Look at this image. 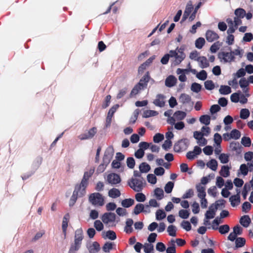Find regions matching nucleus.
Segmentation results:
<instances>
[{
    "label": "nucleus",
    "instance_id": "f257e3e1",
    "mask_svg": "<svg viewBox=\"0 0 253 253\" xmlns=\"http://www.w3.org/2000/svg\"><path fill=\"white\" fill-rule=\"evenodd\" d=\"M87 186L88 184L82 181L79 184L76 185L73 195L69 201L70 206H73L78 198L82 197L85 195V189Z\"/></svg>",
    "mask_w": 253,
    "mask_h": 253
},
{
    "label": "nucleus",
    "instance_id": "f03ea898",
    "mask_svg": "<svg viewBox=\"0 0 253 253\" xmlns=\"http://www.w3.org/2000/svg\"><path fill=\"white\" fill-rule=\"evenodd\" d=\"M244 94L241 91L232 93L230 96L231 101L235 103H240L244 104L247 103L248 98L250 96L249 92L244 90Z\"/></svg>",
    "mask_w": 253,
    "mask_h": 253
},
{
    "label": "nucleus",
    "instance_id": "7ed1b4c3",
    "mask_svg": "<svg viewBox=\"0 0 253 253\" xmlns=\"http://www.w3.org/2000/svg\"><path fill=\"white\" fill-rule=\"evenodd\" d=\"M184 47H177L175 50L169 51L171 58H173V63L174 65L179 64L185 58V54L184 53Z\"/></svg>",
    "mask_w": 253,
    "mask_h": 253
},
{
    "label": "nucleus",
    "instance_id": "20e7f679",
    "mask_svg": "<svg viewBox=\"0 0 253 253\" xmlns=\"http://www.w3.org/2000/svg\"><path fill=\"white\" fill-rule=\"evenodd\" d=\"M89 202L96 207H102L105 204L104 198L99 193L91 194L88 198Z\"/></svg>",
    "mask_w": 253,
    "mask_h": 253
},
{
    "label": "nucleus",
    "instance_id": "39448f33",
    "mask_svg": "<svg viewBox=\"0 0 253 253\" xmlns=\"http://www.w3.org/2000/svg\"><path fill=\"white\" fill-rule=\"evenodd\" d=\"M129 186L135 191H141L145 186V181L141 178H131L128 182Z\"/></svg>",
    "mask_w": 253,
    "mask_h": 253
},
{
    "label": "nucleus",
    "instance_id": "423d86ee",
    "mask_svg": "<svg viewBox=\"0 0 253 253\" xmlns=\"http://www.w3.org/2000/svg\"><path fill=\"white\" fill-rule=\"evenodd\" d=\"M217 210L211 205L209 207L208 210L205 213V217L204 220V224L206 226L210 225V219L214 217Z\"/></svg>",
    "mask_w": 253,
    "mask_h": 253
},
{
    "label": "nucleus",
    "instance_id": "0eeeda50",
    "mask_svg": "<svg viewBox=\"0 0 253 253\" xmlns=\"http://www.w3.org/2000/svg\"><path fill=\"white\" fill-rule=\"evenodd\" d=\"M186 116V113L183 111H176L173 116L168 120L169 124H174L176 121H179L183 120Z\"/></svg>",
    "mask_w": 253,
    "mask_h": 253
},
{
    "label": "nucleus",
    "instance_id": "6e6552de",
    "mask_svg": "<svg viewBox=\"0 0 253 253\" xmlns=\"http://www.w3.org/2000/svg\"><path fill=\"white\" fill-rule=\"evenodd\" d=\"M114 149L113 147L109 146L105 150L103 158V161L105 164H109L113 158V155H114Z\"/></svg>",
    "mask_w": 253,
    "mask_h": 253
},
{
    "label": "nucleus",
    "instance_id": "1a4fd4ad",
    "mask_svg": "<svg viewBox=\"0 0 253 253\" xmlns=\"http://www.w3.org/2000/svg\"><path fill=\"white\" fill-rule=\"evenodd\" d=\"M218 57L221 61L224 63L231 62L234 60L233 53L231 52H222L218 54Z\"/></svg>",
    "mask_w": 253,
    "mask_h": 253
},
{
    "label": "nucleus",
    "instance_id": "9d476101",
    "mask_svg": "<svg viewBox=\"0 0 253 253\" xmlns=\"http://www.w3.org/2000/svg\"><path fill=\"white\" fill-rule=\"evenodd\" d=\"M94 171L95 168L94 167H90L87 168L84 173V175L81 181L88 184V180L90 177H91L94 173Z\"/></svg>",
    "mask_w": 253,
    "mask_h": 253
},
{
    "label": "nucleus",
    "instance_id": "9b49d317",
    "mask_svg": "<svg viewBox=\"0 0 253 253\" xmlns=\"http://www.w3.org/2000/svg\"><path fill=\"white\" fill-rule=\"evenodd\" d=\"M116 216L114 213L108 212L105 213L101 216V220L105 224H110L115 220Z\"/></svg>",
    "mask_w": 253,
    "mask_h": 253
},
{
    "label": "nucleus",
    "instance_id": "f8f14e48",
    "mask_svg": "<svg viewBox=\"0 0 253 253\" xmlns=\"http://www.w3.org/2000/svg\"><path fill=\"white\" fill-rule=\"evenodd\" d=\"M106 180L111 184H116L120 183L121 178L120 176L116 173H111L107 175Z\"/></svg>",
    "mask_w": 253,
    "mask_h": 253
},
{
    "label": "nucleus",
    "instance_id": "ddd939ff",
    "mask_svg": "<svg viewBox=\"0 0 253 253\" xmlns=\"http://www.w3.org/2000/svg\"><path fill=\"white\" fill-rule=\"evenodd\" d=\"M205 36L209 42H212L219 38L218 35L215 32L211 30L206 32Z\"/></svg>",
    "mask_w": 253,
    "mask_h": 253
},
{
    "label": "nucleus",
    "instance_id": "4468645a",
    "mask_svg": "<svg viewBox=\"0 0 253 253\" xmlns=\"http://www.w3.org/2000/svg\"><path fill=\"white\" fill-rule=\"evenodd\" d=\"M193 11L192 2L191 1H189L187 2L186 5L185 9L184 11L182 17V20H185L188 18V16L193 12Z\"/></svg>",
    "mask_w": 253,
    "mask_h": 253
},
{
    "label": "nucleus",
    "instance_id": "2eb2a0df",
    "mask_svg": "<svg viewBox=\"0 0 253 253\" xmlns=\"http://www.w3.org/2000/svg\"><path fill=\"white\" fill-rule=\"evenodd\" d=\"M70 218V215L68 213L66 214L63 218L62 229L65 236L66 235L67 229L68 226V223L69 222Z\"/></svg>",
    "mask_w": 253,
    "mask_h": 253
},
{
    "label": "nucleus",
    "instance_id": "dca6fc26",
    "mask_svg": "<svg viewBox=\"0 0 253 253\" xmlns=\"http://www.w3.org/2000/svg\"><path fill=\"white\" fill-rule=\"evenodd\" d=\"M82 243L80 242L74 240L73 243L70 247L69 253H76L81 248Z\"/></svg>",
    "mask_w": 253,
    "mask_h": 253
},
{
    "label": "nucleus",
    "instance_id": "f3484780",
    "mask_svg": "<svg viewBox=\"0 0 253 253\" xmlns=\"http://www.w3.org/2000/svg\"><path fill=\"white\" fill-rule=\"evenodd\" d=\"M196 188L197 191V196L200 198H204L206 197V193L205 192V187L201 184L196 185Z\"/></svg>",
    "mask_w": 253,
    "mask_h": 253
},
{
    "label": "nucleus",
    "instance_id": "a211bd4d",
    "mask_svg": "<svg viewBox=\"0 0 253 253\" xmlns=\"http://www.w3.org/2000/svg\"><path fill=\"white\" fill-rule=\"evenodd\" d=\"M154 104L159 107H163L165 105V97L163 95L158 94L156 96V99L154 100Z\"/></svg>",
    "mask_w": 253,
    "mask_h": 253
},
{
    "label": "nucleus",
    "instance_id": "6ab92c4d",
    "mask_svg": "<svg viewBox=\"0 0 253 253\" xmlns=\"http://www.w3.org/2000/svg\"><path fill=\"white\" fill-rule=\"evenodd\" d=\"M102 236L103 238L105 239H108L111 240H114L116 239V233L112 230L103 232Z\"/></svg>",
    "mask_w": 253,
    "mask_h": 253
},
{
    "label": "nucleus",
    "instance_id": "aec40b11",
    "mask_svg": "<svg viewBox=\"0 0 253 253\" xmlns=\"http://www.w3.org/2000/svg\"><path fill=\"white\" fill-rule=\"evenodd\" d=\"M96 133V128L93 127L85 133L81 137V139H87L92 138Z\"/></svg>",
    "mask_w": 253,
    "mask_h": 253
},
{
    "label": "nucleus",
    "instance_id": "412c9836",
    "mask_svg": "<svg viewBox=\"0 0 253 253\" xmlns=\"http://www.w3.org/2000/svg\"><path fill=\"white\" fill-rule=\"evenodd\" d=\"M226 22L228 24V29L227 33H233L236 30V26L235 25L234 21L231 18H227Z\"/></svg>",
    "mask_w": 253,
    "mask_h": 253
},
{
    "label": "nucleus",
    "instance_id": "4be33fe9",
    "mask_svg": "<svg viewBox=\"0 0 253 253\" xmlns=\"http://www.w3.org/2000/svg\"><path fill=\"white\" fill-rule=\"evenodd\" d=\"M177 81V79L173 76H169L165 81V85L168 87H172L174 86Z\"/></svg>",
    "mask_w": 253,
    "mask_h": 253
},
{
    "label": "nucleus",
    "instance_id": "5701e85b",
    "mask_svg": "<svg viewBox=\"0 0 253 253\" xmlns=\"http://www.w3.org/2000/svg\"><path fill=\"white\" fill-rule=\"evenodd\" d=\"M84 239L83 231L82 228L77 229L75 232L74 240L82 243Z\"/></svg>",
    "mask_w": 253,
    "mask_h": 253
},
{
    "label": "nucleus",
    "instance_id": "b1692460",
    "mask_svg": "<svg viewBox=\"0 0 253 253\" xmlns=\"http://www.w3.org/2000/svg\"><path fill=\"white\" fill-rule=\"evenodd\" d=\"M247 165L248 166H247L246 164H242L240 167V171L241 172V173L244 176H245L248 174V167L250 168H252V169H253V164L248 163Z\"/></svg>",
    "mask_w": 253,
    "mask_h": 253
},
{
    "label": "nucleus",
    "instance_id": "393cba45",
    "mask_svg": "<svg viewBox=\"0 0 253 253\" xmlns=\"http://www.w3.org/2000/svg\"><path fill=\"white\" fill-rule=\"evenodd\" d=\"M167 253H176L174 239H171L168 244V247L166 249Z\"/></svg>",
    "mask_w": 253,
    "mask_h": 253
},
{
    "label": "nucleus",
    "instance_id": "a878e982",
    "mask_svg": "<svg viewBox=\"0 0 253 253\" xmlns=\"http://www.w3.org/2000/svg\"><path fill=\"white\" fill-rule=\"evenodd\" d=\"M197 61L201 68H205L209 66L207 59L204 56H200Z\"/></svg>",
    "mask_w": 253,
    "mask_h": 253
},
{
    "label": "nucleus",
    "instance_id": "bb28decb",
    "mask_svg": "<svg viewBox=\"0 0 253 253\" xmlns=\"http://www.w3.org/2000/svg\"><path fill=\"white\" fill-rule=\"evenodd\" d=\"M229 201L231 205L233 207H235L238 205L240 202V197L238 194L236 195L232 196L229 198Z\"/></svg>",
    "mask_w": 253,
    "mask_h": 253
},
{
    "label": "nucleus",
    "instance_id": "cd10ccee",
    "mask_svg": "<svg viewBox=\"0 0 253 253\" xmlns=\"http://www.w3.org/2000/svg\"><path fill=\"white\" fill-rule=\"evenodd\" d=\"M149 79L150 77L149 76L148 73H147L140 80V82L138 83V84L144 89L147 86V83L149 82Z\"/></svg>",
    "mask_w": 253,
    "mask_h": 253
},
{
    "label": "nucleus",
    "instance_id": "c85d7f7f",
    "mask_svg": "<svg viewBox=\"0 0 253 253\" xmlns=\"http://www.w3.org/2000/svg\"><path fill=\"white\" fill-rule=\"evenodd\" d=\"M90 253H96L100 249V246L97 242H93L88 247Z\"/></svg>",
    "mask_w": 253,
    "mask_h": 253
},
{
    "label": "nucleus",
    "instance_id": "c756f323",
    "mask_svg": "<svg viewBox=\"0 0 253 253\" xmlns=\"http://www.w3.org/2000/svg\"><path fill=\"white\" fill-rule=\"evenodd\" d=\"M230 168L228 166H223L219 171V173L222 176L224 177H227L230 175Z\"/></svg>",
    "mask_w": 253,
    "mask_h": 253
},
{
    "label": "nucleus",
    "instance_id": "7c9ffc66",
    "mask_svg": "<svg viewBox=\"0 0 253 253\" xmlns=\"http://www.w3.org/2000/svg\"><path fill=\"white\" fill-rule=\"evenodd\" d=\"M251 218L248 215H244L241 218L240 223L244 227H248L251 222Z\"/></svg>",
    "mask_w": 253,
    "mask_h": 253
},
{
    "label": "nucleus",
    "instance_id": "2f4dec72",
    "mask_svg": "<svg viewBox=\"0 0 253 253\" xmlns=\"http://www.w3.org/2000/svg\"><path fill=\"white\" fill-rule=\"evenodd\" d=\"M120 195V191L117 188H112L108 192V196L112 198L119 197Z\"/></svg>",
    "mask_w": 253,
    "mask_h": 253
},
{
    "label": "nucleus",
    "instance_id": "473e14b6",
    "mask_svg": "<svg viewBox=\"0 0 253 253\" xmlns=\"http://www.w3.org/2000/svg\"><path fill=\"white\" fill-rule=\"evenodd\" d=\"M133 223L132 219L128 218L126 220V226L125 228V231L127 233H130L132 231V225Z\"/></svg>",
    "mask_w": 253,
    "mask_h": 253
},
{
    "label": "nucleus",
    "instance_id": "72a5a7b5",
    "mask_svg": "<svg viewBox=\"0 0 253 253\" xmlns=\"http://www.w3.org/2000/svg\"><path fill=\"white\" fill-rule=\"evenodd\" d=\"M239 85L241 88H242L243 90H247L248 92V88H247L248 86L249 85V82L246 78H243L240 80L239 82Z\"/></svg>",
    "mask_w": 253,
    "mask_h": 253
},
{
    "label": "nucleus",
    "instance_id": "f704fd0d",
    "mask_svg": "<svg viewBox=\"0 0 253 253\" xmlns=\"http://www.w3.org/2000/svg\"><path fill=\"white\" fill-rule=\"evenodd\" d=\"M143 248L145 253H153L154 252V246L152 244L146 243L143 245Z\"/></svg>",
    "mask_w": 253,
    "mask_h": 253
},
{
    "label": "nucleus",
    "instance_id": "c9c22d12",
    "mask_svg": "<svg viewBox=\"0 0 253 253\" xmlns=\"http://www.w3.org/2000/svg\"><path fill=\"white\" fill-rule=\"evenodd\" d=\"M144 210V205L142 204H137L134 208L133 213L135 215H138Z\"/></svg>",
    "mask_w": 253,
    "mask_h": 253
},
{
    "label": "nucleus",
    "instance_id": "e433bc0d",
    "mask_svg": "<svg viewBox=\"0 0 253 253\" xmlns=\"http://www.w3.org/2000/svg\"><path fill=\"white\" fill-rule=\"evenodd\" d=\"M219 91L221 94L226 95L231 92V89L228 85H221Z\"/></svg>",
    "mask_w": 253,
    "mask_h": 253
},
{
    "label": "nucleus",
    "instance_id": "4c0bfd02",
    "mask_svg": "<svg viewBox=\"0 0 253 253\" xmlns=\"http://www.w3.org/2000/svg\"><path fill=\"white\" fill-rule=\"evenodd\" d=\"M177 228L173 225H170L167 228V232L169 235L172 237H175L176 235Z\"/></svg>",
    "mask_w": 253,
    "mask_h": 253
},
{
    "label": "nucleus",
    "instance_id": "58836bf2",
    "mask_svg": "<svg viewBox=\"0 0 253 253\" xmlns=\"http://www.w3.org/2000/svg\"><path fill=\"white\" fill-rule=\"evenodd\" d=\"M225 201L223 199H220L216 201L215 203L211 204V205L215 208L217 210L218 209H222L224 207Z\"/></svg>",
    "mask_w": 253,
    "mask_h": 253
},
{
    "label": "nucleus",
    "instance_id": "ea45409f",
    "mask_svg": "<svg viewBox=\"0 0 253 253\" xmlns=\"http://www.w3.org/2000/svg\"><path fill=\"white\" fill-rule=\"evenodd\" d=\"M139 170L142 173H147L150 170V166L146 163H142L139 165Z\"/></svg>",
    "mask_w": 253,
    "mask_h": 253
},
{
    "label": "nucleus",
    "instance_id": "a19ab883",
    "mask_svg": "<svg viewBox=\"0 0 253 253\" xmlns=\"http://www.w3.org/2000/svg\"><path fill=\"white\" fill-rule=\"evenodd\" d=\"M134 203V201L132 199H126L122 201V206L125 208H129Z\"/></svg>",
    "mask_w": 253,
    "mask_h": 253
},
{
    "label": "nucleus",
    "instance_id": "79ce46f5",
    "mask_svg": "<svg viewBox=\"0 0 253 253\" xmlns=\"http://www.w3.org/2000/svg\"><path fill=\"white\" fill-rule=\"evenodd\" d=\"M154 195L158 200H161L164 197V191L162 189L157 188L154 190Z\"/></svg>",
    "mask_w": 253,
    "mask_h": 253
},
{
    "label": "nucleus",
    "instance_id": "37998d69",
    "mask_svg": "<svg viewBox=\"0 0 253 253\" xmlns=\"http://www.w3.org/2000/svg\"><path fill=\"white\" fill-rule=\"evenodd\" d=\"M207 166L212 170L215 171L217 168V162L215 160L212 159L207 163Z\"/></svg>",
    "mask_w": 253,
    "mask_h": 253
},
{
    "label": "nucleus",
    "instance_id": "c03bdc74",
    "mask_svg": "<svg viewBox=\"0 0 253 253\" xmlns=\"http://www.w3.org/2000/svg\"><path fill=\"white\" fill-rule=\"evenodd\" d=\"M158 113L153 110H147L143 112V118H149L153 116H156Z\"/></svg>",
    "mask_w": 253,
    "mask_h": 253
},
{
    "label": "nucleus",
    "instance_id": "a18cd8bd",
    "mask_svg": "<svg viewBox=\"0 0 253 253\" xmlns=\"http://www.w3.org/2000/svg\"><path fill=\"white\" fill-rule=\"evenodd\" d=\"M250 113L248 109H242L240 111V117L242 119H247L250 116Z\"/></svg>",
    "mask_w": 253,
    "mask_h": 253
},
{
    "label": "nucleus",
    "instance_id": "49530a36",
    "mask_svg": "<svg viewBox=\"0 0 253 253\" xmlns=\"http://www.w3.org/2000/svg\"><path fill=\"white\" fill-rule=\"evenodd\" d=\"M166 217V214L164 211L161 210H158L156 212V219L157 220H161Z\"/></svg>",
    "mask_w": 253,
    "mask_h": 253
},
{
    "label": "nucleus",
    "instance_id": "de8ad7c7",
    "mask_svg": "<svg viewBox=\"0 0 253 253\" xmlns=\"http://www.w3.org/2000/svg\"><path fill=\"white\" fill-rule=\"evenodd\" d=\"M205 43V40L203 38H199L195 41V46L198 49L202 48Z\"/></svg>",
    "mask_w": 253,
    "mask_h": 253
},
{
    "label": "nucleus",
    "instance_id": "09e8293b",
    "mask_svg": "<svg viewBox=\"0 0 253 253\" xmlns=\"http://www.w3.org/2000/svg\"><path fill=\"white\" fill-rule=\"evenodd\" d=\"M199 120L201 123L206 126L210 124L211 118L208 115H203L200 118Z\"/></svg>",
    "mask_w": 253,
    "mask_h": 253
},
{
    "label": "nucleus",
    "instance_id": "8fccbe9b",
    "mask_svg": "<svg viewBox=\"0 0 253 253\" xmlns=\"http://www.w3.org/2000/svg\"><path fill=\"white\" fill-rule=\"evenodd\" d=\"M235 17L243 18L246 15V11L242 8H238L235 11Z\"/></svg>",
    "mask_w": 253,
    "mask_h": 253
},
{
    "label": "nucleus",
    "instance_id": "3c124183",
    "mask_svg": "<svg viewBox=\"0 0 253 253\" xmlns=\"http://www.w3.org/2000/svg\"><path fill=\"white\" fill-rule=\"evenodd\" d=\"M135 198L138 202H144L146 199L145 195L142 193H137L136 194Z\"/></svg>",
    "mask_w": 253,
    "mask_h": 253
},
{
    "label": "nucleus",
    "instance_id": "603ef678",
    "mask_svg": "<svg viewBox=\"0 0 253 253\" xmlns=\"http://www.w3.org/2000/svg\"><path fill=\"white\" fill-rule=\"evenodd\" d=\"M241 147L240 144L238 142H232L230 144V148L233 151L239 152Z\"/></svg>",
    "mask_w": 253,
    "mask_h": 253
},
{
    "label": "nucleus",
    "instance_id": "864d4df0",
    "mask_svg": "<svg viewBox=\"0 0 253 253\" xmlns=\"http://www.w3.org/2000/svg\"><path fill=\"white\" fill-rule=\"evenodd\" d=\"M241 136L240 131L237 129H233L230 133V137L234 139H238Z\"/></svg>",
    "mask_w": 253,
    "mask_h": 253
},
{
    "label": "nucleus",
    "instance_id": "5fc2aeb1",
    "mask_svg": "<svg viewBox=\"0 0 253 253\" xmlns=\"http://www.w3.org/2000/svg\"><path fill=\"white\" fill-rule=\"evenodd\" d=\"M179 101L182 103H187L190 102V97L186 94H182L179 97Z\"/></svg>",
    "mask_w": 253,
    "mask_h": 253
},
{
    "label": "nucleus",
    "instance_id": "6e6d98bb",
    "mask_svg": "<svg viewBox=\"0 0 253 253\" xmlns=\"http://www.w3.org/2000/svg\"><path fill=\"white\" fill-rule=\"evenodd\" d=\"M174 186L173 182L171 181L168 182L165 186V191L167 193H170L171 192Z\"/></svg>",
    "mask_w": 253,
    "mask_h": 253
},
{
    "label": "nucleus",
    "instance_id": "4d7b16f0",
    "mask_svg": "<svg viewBox=\"0 0 253 253\" xmlns=\"http://www.w3.org/2000/svg\"><path fill=\"white\" fill-rule=\"evenodd\" d=\"M147 179L149 183L152 184H155L157 183V179L155 174H149L147 176Z\"/></svg>",
    "mask_w": 253,
    "mask_h": 253
},
{
    "label": "nucleus",
    "instance_id": "13d9d810",
    "mask_svg": "<svg viewBox=\"0 0 253 253\" xmlns=\"http://www.w3.org/2000/svg\"><path fill=\"white\" fill-rule=\"evenodd\" d=\"M178 214L181 218L187 219L190 215V212L187 210H181L179 211Z\"/></svg>",
    "mask_w": 253,
    "mask_h": 253
},
{
    "label": "nucleus",
    "instance_id": "bf43d9fd",
    "mask_svg": "<svg viewBox=\"0 0 253 253\" xmlns=\"http://www.w3.org/2000/svg\"><path fill=\"white\" fill-rule=\"evenodd\" d=\"M231 53H233V57H235V56H239L240 58H241L243 55L244 51L243 49L238 47L234 50L231 51Z\"/></svg>",
    "mask_w": 253,
    "mask_h": 253
},
{
    "label": "nucleus",
    "instance_id": "052dcab7",
    "mask_svg": "<svg viewBox=\"0 0 253 253\" xmlns=\"http://www.w3.org/2000/svg\"><path fill=\"white\" fill-rule=\"evenodd\" d=\"M196 77L199 80L204 81L207 78V72L205 70H202L199 73L196 74Z\"/></svg>",
    "mask_w": 253,
    "mask_h": 253
},
{
    "label": "nucleus",
    "instance_id": "680f3d73",
    "mask_svg": "<svg viewBox=\"0 0 253 253\" xmlns=\"http://www.w3.org/2000/svg\"><path fill=\"white\" fill-rule=\"evenodd\" d=\"M94 226L98 231H102L104 228V225L103 223L99 220H96L95 221L94 223Z\"/></svg>",
    "mask_w": 253,
    "mask_h": 253
},
{
    "label": "nucleus",
    "instance_id": "e2e57ef3",
    "mask_svg": "<svg viewBox=\"0 0 253 253\" xmlns=\"http://www.w3.org/2000/svg\"><path fill=\"white\" fill-rule=\"evenodd\" d=\"M201 85L199 84L194 83H193L191 86V89L192 91L198 93L201 89Z\"/></svg>",
    "mask_w": 253,
    "mask_h": 253
},
{
    "label": "nucleus",
    "instance_id": "0e129e2a",
    "mask_svg": "<svg viewBox=\"0 0 253 253\" xmlns=\"http://www.w3.org/2000/svg\"><path fill=\"white\" fill-rule=\"evenodd\" d=\"M108 164H105L104 163L103 161H102V163L99 165L98 167L97 170H96V173H101L105 171V170L106 169L107 166H108Z\"/></svg>",
    "mask_w": 253,
    "mask_h": 253
},
{
    "label": "nucleus",
    "instance_id": "69168bd1",
    "mask_svg": "<svg viewBox=\"0 0 253 253\" xmlns=\"http://www.w3.org/2000/svg\"><path fill=\"white\" fill-rule=\"evenodd\" d=\"M229 229V226L227 224L221 225L218 228L219 232L222 234L228 233Z\"/></svg>",
    "mask_w": 253,
    "mask_h": 253
},
{
    "label": "nucleus",
    "instance_id": "338daca9",
    "mask_svg": "<svg viewBox=\"0 0 253 253\" xmlns=\"http://www.w3.org/2000/svg\"><path fill=\"white\" fill-rule=\"evenodd\" d=\"M241 142L245 147H249L251 145V140L248 137H242Z\"/></svg>",
    "mask_w": 253,
    "mask_h": 253
},
{
    "label": "nucleus",
    "instance_id": "774afa93",
    "mask_svg": "<svg viewBox=\"0 0 253 253\" xmlns=\"http://www.w3.org/2000/svg\"><path fill=\"white\" fill-rule=\"evenodd\" d=\"M113 245H114V244H113L112 243H110V242L106 243L103 247V251L106 253L109 252L110 251L113 249Z\"/></svg>",
    "mask_w": 253,
    "mask_h": 253
}]
</instances>
